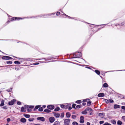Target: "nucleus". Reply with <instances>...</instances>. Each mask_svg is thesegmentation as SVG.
I'll use <instances>...</instances> for the list:
<instances>
[{"mask_svg":"<svg viewBox=\"0 0 125 125\" xmlns=\"http://www.w3.org/2000/svg\"><path fill=\"white\" fill-rule=\"evenodd\" d=\"M70 121V119H65L64 122V125H69Z\"/></svg>","mask_w":125,"mask_h":125,"instance_id":"f257e3e1","label":"nucleus"},{"mask_svg":"<svg viewBox=\"0 0 125 125\" xmlns=\"http://www.w3.org/2000/svg\"><path fill=\"white\" fill-rule=\"evenodd\" d=\"M79 53V55L77 56V55H76V54H74V58H80L82 56V54L81 53L79 52H78Z\"/></svg>","mask_w":125,"mask_h":125,"instance_id":"f03ea898","label":"nucleus"},{"mask_svg":"<svg viewBox=\"0 0 125 125\" xmlns=\"http://www.w3.org/2000/svg\"><path fill=\"white\" fill-rule=\"evenodd\" d=\"M49 120L51 123H52L55 121V118L54 117H52L49 118Z\"/></svg>","mask_w":125,"mask_h":125,"instance_id":"7ed1b4c3","label":"nucleus"},{"mask_svg":"<svg viewBox=\"0 0 125 125\" xmlns=\"http://www.w3.org/2000/svg\"><path fill=\"white\" fill-rule=\"evenodd\" d=\"M15 100L13 99L8 103V104L10 105H12L15 103Z\"/></svg>","mask_w":125,"mask_h":125,"instance_id":"20e7f679","label":"nucleus"},{"mask_svg":"<svg viewBox=\"0 0 125 125\" xmlns=\"http://www.w3.org/2000/svg\"><path fill=\"white\" fill-rule=\"evenodd\" d=\"M37 120L44 121H45V118L43 117H39L37 118Z\"/></svg>","mask_w":125,"mask_h":125,"instance_id":"39448f33","label":"nucleus"},{"mask_svg":"<svg viewBox=\"0 0 125 125\" xmlns=\"http://www.w3.org/2000/svg\"><path fill=\"white\" fill-rule=\"evenodd\" d=\"M47 107L50 110H53L54 108V106L52 105H49L47 106Z\"/></svg>","mask_w":125,"mask_h":125,"instance_id":"423d86ee","label":"nucleus"},{"mask_svg":"<svg viewBox=\"0 0 125 125\" xmlns=\"http://www.w3.org/2000/svg\"><path fill=\"white\" fill-rule=\"evenodd\" d=\"M84 117L83 116H81L80 117V122L82 123H83L84 122Z\"/></svg>","mask_w":125,"mask_h":125,"instance_id":"0eeeda50","label":"nucleus"},{"mask_svg":"<svg viewBox=\"0 0 125 125\" xmlns=\"http://www.w3.org/2000/svg\"><path fill=\"white\" fill-rule=\"evenodd\" d=\"M27 108V107L25 106V107H22L21 108V112H25L26 110V109Z\"/></svg>","mask_w":125,"mask_h":125,"instance_id":"6e6552de","label":"nucleus"},{"mask_svg":"<svg viewBox=\"0 0 125 125\" xmlns=\"http://www.w3.org/2000/svg\"><path fill=\"white\" fill-rule=\"evenodd\" d=\"M54 13H52L51 14H47L46 15H42V16H43L44 17H48L49 16H50L52 14L54 15Z\"/></svg>","mask_w":125,"mask_h":125,"instance_id":"1a4fd4ad","label":"nucleus"},{"mask_svg":"<svg viewBox=\"0 0 125 125\" xmlns=\"http://www.w3.org/2000/svg\"><path fill=\"white\" fill-rule=\"evenodd\" d=\"M52 125H60V122L58 121H56Z\"/></svg>","mask_w":125,"mask_h":125,"instance_id":"9d476101","label":"nucleus"},{"mask_svg":"<svg viewBox=\"0 0 125 125\" xmlns=\"http://www.w3.org/2000/svg\"><path fill=\"white\" fill-rule=\"evenodd\" d=\"M98 95L99 97H103L104 96V94L103 93H100L98 94Z\"/></svg>","mask_w":125,"mask_h":125,"instance_id":"9b49d317","label":"nucleus"},{"mask_svg":"<svg viewBox=\"0 0 125 125\" xmlns=\"http://www.w3.org/2000/svg\"><path fill=\"white\" fill-rule=\"evenodd\" d=\"M41 105H38L36 106L35 107L34 109V111H36L37 109L40 108L41 107Z\"/></svg>","mask_w":125,"mask_h":125,"instance_id":"f8f14e48","label":"nucleus"},{"mask_svg":"<svg viewBox=\"0 0 125 125\" xmlns=\"http://www.w3.org/2000/svg\"><path fill=\"white\" fill-rule=\"evenodd\" d=\"M22 18H19L18 17H13L12 19V20H19L20 19H21Z\"/></svg>","mask_w":125,"mask_h":125,"instance_id":"ddd939ff","label":"nucleus"},{"mask_svg":"<svg viewBox=\"0 0 125 125\" xmlns=\"http://www.w3.org/2000/svg\"><path fill=\"white\" fill-rule=\"evenodd\" d=\"M21 121L23 123H24L26 122V120L24 118H22L21 119Z\"/></svg>","mask_w":125,"mask_h":125,"instance_id":"4468645a","label":"nucleus"},{"mask_svg":"<svg viewBox=\"0 0 125 125\" xmlns=\"http://www.w3.org/2000/svg\"><path fill=\"white\" fill-rule=\"evenodd\" d=\"M54 115L55 117L58 118L59 117L60 114L59 113H55Z\"/></svg>","mask_w":125,"mask_h":125,"instance_id":"2eb2a0df","label":"nucleus"},{"mask_svg":"<svg viewBox=\"0 0 125 125\" xmlns=\"http://www.w3.org/2000/svg\"><path fill=\"white\" fill-rule=\"evenodd\" d=\"M66 115L67 117L69 118L71 116V114L69 112H67L66 114Z\"/></svg>","mask_w":125,"mask_h":125,"instance_id":"dca6fc26","label":"nucleus"},{"mask_svg":"<svg viewBox=\"0 0 125 125\" xmlns=\"http://www.w3.org/2000/svg\"><path fill=\"white\" fill-rule=\"evenodd\" d=\"M44 112H45L47 113H49L51 112V111L47 109H46L44 111Z\"/></svg>","mask_w":125,"mask_h":125,"instance_id":"f3484780","label":"nucleus"},{"mask_svg":"<svg viewBox=\"0 0 125 125\" xmlns=\"http://www.w3.org/2000/svg\"><path fill=\"white\" fill-rule=\"evenodd\" d=\"M120 106L119 105L117 104H115L114 105V108L115 109L119 108Z\"/></svg>","mask_w":125,"mask_h":125,"instance_id":"a211bd4d","label":"nucleus"},{"mask_svg":"<svg viewBox=\"0 0 125 125\" xmlns=\"http://www.w3.org/2000/svg\"><path fill=\"white\" fill-rule=\"evenodd\" d=\"M4 101L3 100H2L1 102V104H0V106H2L4 105Z\"/></svg>","mask_w":125,"mask_h":125,"instance_id":"6ab92c4d","label":"nucleus"},{"mask_svg":"<svg viewBox=\"0 0 125 125\" xmlns=\"http://www.w3.org/2000/svg\"><path fill=\"white\" fill-rule=\"evenodd\" d=\"M122 124V122L120 120H118L117 122V124L118 125H121Z\"/></svg>","mask_w":125,"mask_h":125,"instance_id":"aec40b11","label":"nucleus"},{"mask_svg":"<svg viewBox=\"0 0 125 125\" xmlns=\"http://www.w3.org/2000/svg\"><path fill=\"white\" fill-rule=\"evenodd\" d=\"M81 106H82V105L81 104L77 105L76 106V108H75V109H78L79 108H80V107H81Z\"/></svg>","mask_w":125,"mask_h":125,"instance_id":"412c9836","label":"nucleus"},{"mask_svg":"<svg viewBox=\"0 0 125 125\" xmlns=\"http://www.w3.org/2000/svg\"><path fill=\"white\" fill-rule=\"evenodd\" d=\"M24 116L27 118H29L30 117V115H29L24 114Z\"/></svg>","mask_w":125,"mask_h":125,"instance_id":"4be33fe9","label":"nucleus"},{"mask_svg":"<svg viewBox=\"0 0 125 125\" xmlns=\"http://www.w3.org/2000/svg\"><path fill=\"white\" fill-rule=\"evenodd\" d=\"M72 125H78V123H77L75 121L73 122L72 123Z\"/></svg>","mask_w":125,"mask_h":125,"instance_id":"5701e85b","label":"nucleus"},{"mask_svg":"<svg viewBox=\"0 0 125 125\" xmlns=\"http://www.w3.org/2000/svg\"><path fill=\"white\" fill-rule=\"evenodd\" d=\"M82 114H83L86 115L87 113V111L85 109L84 111H83L82 113Z\"/></svg>","mask_w":125,"mask_h":125,"instance_id":"b1692460","label":"nucleus"},{"mask_svg":"<svg viewBox=\"0 0 125 125\" xmlns=\"http://www.w3.org/2000/svg\"><path fill=\"white\" fill-rule=\"evenodd\" d=\"M108 84L106 83H104L103 85V86L104 87H108Z\"/></svg>","mask_w":125,"mask_h":125,"instance_id":"393cba45","label":"nucleus"},{"mask_svg":"<svg viewBox=\"0 0 125 125\" xmlns=\"http://www.w3.org/2000/svg\"><path fill=\"white\" fill-rule=\"evenodd\" d=\"M2 59L5 60L8 59V56H3L2 57Z\"/></svg>","mask_w":125,"mask_h":125,"instance_id":"a878e982","label":"nucleus"},{"mask_svg":"<svg viewBox=\"0 0 125 125\" xmlns=\"http://www.w3.org/2000/svg\"><path fill=\"white\" fill-rule=\"evenodd\" d=\"M95 72L98 75H99L100 74V71L97 70H95Z\"/></svg>","mask_w":125,"mask_h":125,"instance_id":"bb28decb","label":"nucleus"},{"mask_svg":"<svg viewBox=\"0 0 125 125\" xmlns=\"http://www.w3.org/2000/svg\"><path fill=\"white\" fill-rule=\"evenodd\" d=\"M69 106H71V104H68L67 105H65V107H66V108H65L66 109L68 108V107H69Z\"/></svg>","mask_w":125,"mask_h":125,"instance_id":"cd10ccee","label":"nucleus"},{"mask_svg":"<svg viewBox=\"0 0 125 125\" xmlns=\"http://www.w3.org/2000/svg\"><path fill=\"white\" fill-rule=\"evenodd\" d=\"M14 63L16 64H20L21 63L20 62L17 61H15Z\"/></svg>","mask_w":125,"mask_h":125,"instance_id":"c85d7f7f","label":"nucleus"},{"mask_svg":"<svg viewBox=\"0 0 125 125\" xmlns=\"http://www.w3.org/2000/svg\"><path fill=\"white\" fill-rule=\"evenodd\" d=\"M27 108V110L28 112H30L31 111V109H29L28 108V106H26Z\"/></svg>","mask_w":125,"mask_h":125,"instance_id":"c756f323","label":"nucleus"},{"mask_svg":"<svg viewBox=\"0 0 125 125\" xmlns=\"http://www.w3.org/2000/svg\"><path fill=\"white\" fill-rule=\"evenodd\" d=\"M60 110V108L59 107L56 108L54 110V111H58Z\"/></svg>","mask_w":125,"mask_h":125,"instance_id":"7c9ffc66","label":"nucleus"},{"mask_svg":"<svg viewBox=\"0 0 125 125\" xmlns=\"http://www.w3.org/2000/svg\"><path fill=\"white\" fill-rule=\"evenodd\" d=\"M30 59V58H28L26 59H25L24 60V61H30L31 59Z\"/></svg>","mask_w":125,"mask_h":125,"instance_id":"2f4dec72","label":"nucleus"},{"mask_svg":"<svg viewBox=\"0 0 125 125\" xmlns=\"http://www.w3.org/2000/svg\"><path fill=\"white\" fill-rule=\"evenodd\" d=\"M61 107L62 108H66V107H65V105L63 104L61 105Z\"/></svg>","mask_w":125,"mask_h":125,"instance_id":"473e14b6","label":"nucleus"},{"mask_svg":"<svg viewBox=\"0 0 125 125\" xmlns=\"http://www.w3.org/2000/svg\"><path fill=\"white\" fill-rule=\"evenodd\" d=\"M43 108L42 107H41L39 108L38 110L40 111H43Z\"/></svg>","mask_w":125,"mask_h":125,"instance_id":"72a5a7b5","label":"nucleus"},{"mask_svg":"<svg viewBox=\"0 0 125 125\" xmlns=\"http://www.w3.org/2000/svg\"><path fill=\"white\" fill-rule=\"evenodd\" d=\"M91 103V101H89V102H87V105L88 106H90Z\"/></svg>","mask_w":125,"mask_h":125,"instance_id":"f704fd0d","label":"nucleus"},{"mask_svg":"<svg viewBox=\"0 0 125 125\" xmlns=\"http://www.w3.org/2000/svg\"><path fill=\"white\" fill-rule=\"evenodd\" d=\"M86 111H92V109L91 108H87L86 109Z\"/></svg>","mask_w":125,"mask_h":125,"instance_id":"c9c22d12","label":"nucleus"},{"mask_svg":"<svg viewBox=\"0 0 125 125\" xmlns=\"http://www.w3.org/2000/svg\"><path fill=\"white\" fill-rule=\"evenodd\" d=\"M81 100H78L76 101V103L77 104H80L81 103Z\"/></svg>","mask_w":125,"mask_h":125,"instance_id":"e433bc0d","label":"nucleus"},{"mask_svg":"<svg viewBox=\"0 0 125 125\" xmlns=\"http://www.w3.org/2000/svg\"><path fill=\"white\" fill-rule=\"evenodd\" d=\"M72 118L73 119H75L76 117V116L75 115H72Z\"/></svg>","mask_w":125,"mask_h":125,"instance_id":"4c0bfd02","label":"nucleus"},{"mask_svg":"<svg viewBox=\"0 0 125 125\" xmlns=\"http://www.w3.org/2000/svg\"><path fill=\"white\" fill-rule=\"evenodd\" d=\"M103 125H112L108 123L107 122H106Z\"/></svg>","mask_w":125,"mask_h":125,"instance_id":"58836bf2","label":"nucleus"},{"mask_svg":"<svg viewBox=\"0 0 125 125\" xmlns=\"http://www.w3.org/2000/svg\"><path fill=\"white\" fill-rule=\"evenodd\" d=\"M34 120L33 118H30L28 120L29 121L31 122L32 121Z\"/></svg>","mask_w":125,"mask_h":125,"instance_id":"ea45409f","label":"nucleus"},{"mask_svg":"<svg viewBox=\"0 0 125 125\" xmlns=\"http://www.w3.org/2000/svg\"><path fill=\"white\" fill-rule=\"evenodd\" d=\"M64 113H62L61 114L60 116L62 118H63L64 116Z\"/></svg>","mask_w":125,"mask_h":125,"instance_id":"a19ab883","label":"nucleus"},{"mask_svg":"<svg viewBox=\"0 0 125 125\" xmlns=\"http://www.w3.org/2000/svg\"><path fill=\"white\" fill-rule=\"evenodd\" d=\"M76 106V104H73L72 105V107L73 108H76V107H75Z\"/></svg>","mask_w":125,"mask_h":125,"instance_id":"79ce46f5","label":"nucleus"},{"mask_svg":"<svg viewBox=\"0 0 125 125\" xmlns=\"http://www.w3.org/2000/svg\"><path fill=\"white\" fill-rule=\"evenodd\" d=\"M112 122L114 124H115L116 123V121L114 120L112 121Z\"/></svg>","mask_w":125,"mask_h":125,"instance_id":"37998d69","label":"nucleus"},{"mask_svg":"<svg viewBox=\"0 0 125 125\" xmlns=\"http://www.w3.org/2000/svg\"><path fill=\"white\" fill-rule=\"evenodd\" d=\"M109 102L111 103H113L114 102V101L112 99H109Z\"/></svg>","mask_w":125,"mask_h":125,"instance_id":"c03bdc74","label":"nucleus"},{"mask_svg":"<svg viewBox=\"0 0 125 125\" xmlns=\"http://www.w3.org/2000/svg\"><path fill=\"white\" fill-rule=\"evenodd\" d=\"M104 114V113H100L99 114V115L100 116H102Z\"/></svg>","mask_w":125,"mask_h":125,"instance_id":"a18cd8bd","label":"nucleus"},{"mask_svg":"<svg viewBox=\"0 0 125 125\" xmlns=\"http://www.w3.org/2000/svg\"><path fill=\"white\" fill-rule=\"evenodd\" d=\"M17 104L18 105H20L21 104V102H20V101H18L17 102Z\"/></svg>","mask_w":125,"mask_h":125,"instance_id":"49530a36","label":"nucleus"},{"mask_svg":"<svg viewBox=\"0 0 125 125\" xmlns=\"http://www.w3.org/2000/svg\"><path fill=\"white\" fill-rule=\"evenodd\" d=\"M122 118L124 121H125V116H122Z\"/></svg>","mask_w":125,"mask_h":125,"instance_id":"de8ad7c7","label":"nucleus"},{"mask_svg":"<svg viewBox=\"0 0 125 125\" xmlns=\"http://www.w3.org/2000/svg\"><path fill=\"white\" fill-rule=\"evenodd\" d=\"M121 108L122 109L125 110V106H122L121 107Z\"/></svg>","mask_w":125,"mask_h":125,"instance_id":"09e8293b","label":"nucleus"},{"mask_svg":"<svg viewBox=\"0 0 125 125\" xmlns=\"http://www.w3.org/2000/svg\"><path fill=\"white\" fill-rule=\"evenodd\" d=\"M39 64V63L36 62V63H33V64H32V65H38V64Z\"/></svg>","mask_w":125,"mask_h":125,"instance_id":"8fccbe9b","label":"nucleus"},{"mask_svg":"<svg viewBox=\"0 0 125 125\" xmlns=\"http://www.w3.org/2000/svg\"><path fill=\"white\" fill-rule=\"evenodd\" d=\"M104 122L103 121H101L99 123L100 124H102L103 123H104Z\"/></svg>","mask_w":125,"mask_h":125,"instance_id":"3c124183","label":"nucleus"},{"mask_svg":"<svg viewBox=\"0 0 125 125\" xmlns=\"http://www.w3.org/2000/svg\"><path fill=\"white\" fill-rule=\"evenodd\" d=\"M34 106L32 105H30L29 106V108H34Z\"/></svg>","mask_w":125,"mask_h":125,"instance_id":"603ef678","label":"nucleus"},{"mask_svg":"<svg viewBox=\"0 0 125 125\" xmlns=\"http://www.w3.org/2000/svg\"><path fill=\"white\" fill-rule=\"evenodd\" d=\"M69 110H70L72 109V107L71 106H69V107H68V108Z\"/></svg>","mask_w":125,"mask_h":125,"instance_id":"864d4df0","label":"nucleus"},{"mask_svg":"<svg viewBox=\"0 0 125 125\" xmlns=\"http://www.w3.org/2000/svg\"><path fill=\"white\" fill-rule=\"evenodd\" d=\"M60 13L59 12H57L56 14V15H57V16H58L59 15H60Z\"/></svg>","mask_w":125,"mask_h":125,"instance_id":"5fc2aeb1","label":"nucleus"},{"mask_svg":"<svg viewBox=\"0 0 125 125\" xmlns=\"http://www.w3.org/2000/svg\"><path fill=\"white\" fill-rule=\"evenodd\" d=\"M64 15V16H67V17H69V18H72L71 17H70V16H68V15H66V14H63V15Z\"/></svg>","mask_w":125,"mask_h":125,"instance_id":"6e6d98bb","label":"nucleus"},{"mask_svg":"<svg viewBox=\"0 0 125 125\" xmlns=\"http://www.w3.org/2000/svg\"><path fill=\"white\" fill-rule=\"evenodd\" d=\"M12 63V62L8 61V64H11Z\"/></svg>","mask_w":125,"mask_h":125,"instance_id":"4d7b16f0","label":"nucleus"},{"mask_svg":"<svg viewBox=\"0 0 125 125\" xmlns=\"http://www.w3.org/2000/svg\"><path fill=\"white\" fill-rule=\"evenodd\" d=\"M82 104L83 106H84L86 104V103H82Z\"/></svg>","mask_w":125,"mask_h":125,"instance_id":"13d9d810","label":"nucleus"},{"mask_svg":"<svg viewBox=\"0 0 125 125\" xmlns=\"http://www.w3.org/2000/svg\"><path fill=\"white\" fill-rule=\"evenodd\" d=\"M12 88H11L10 89H9V90H8V92H10L12 90Z\"/></svg>","mask_w":125,"mask_h":125,"instance_id":"bf43d9fd","label":"nucleus"},{"mask_svg":"<svg viewBox=\"0 0 125 125\" xmlns=\"http://www.w3.org/2000/svg\"><path fill=\"white\" fill-rule=\"evenodd\" d=\"M3 108L4 109H7V107L6 106H4L3 107Z\"/></svg>","mask_w":125,"mask_h":125,"instance_id":"052dcab7","label":"nucleus"},{"mask_svg":"<svg viewBox=\"0 0 125 125\" xmlns=\"http://www.w3.org/2000/svg\"><path fill=\"white\" fill-rule=\"evenodd\" d=\"M19 69L17 67L15 68V69L16 71H17L19 70Z\"/></svg>","mask_w":125,"mask_h":125,"instance_id":"680f3d73","label":"nucleus"},{"mask_svg":"<svg viewBox=\"0 0 125 125\" xmlns=\"http://www.w3.org/2000/svg\"><path fill=\"white\" fill-rule=\"evenodd\" d=\"M125 24V22H122L121 23V25L122 26L123 25Z\"/></svg>","mask_w":125,"mask_h":125,"instance_id":"e2e57ef3","label":"nucleus"},{"mask_svg":"<svg viewBox=\"0 0 125 125\" xmlns=\"http://www.w3.org/2000/svg\"><path fill=\"white\" fill-rule=\"evenodd\" d=\"M90 123L89 122H87V125H90Z\"/></svg>","mask_w":125,"mask_h":125,"instance_id":"0e129e2a","label":"nucleus"},{"mask_svg":"<svg viewBox=\"0 0 125 125\" xmlns=\"http://www.w3.org/2000/svg\"><path fill=\"white\" fill-rule=\"evenodd\" d=\"M12 58H11V57H10L8 56V60Z\"/></svg>","mask_w":125,"mask_h":125,"instance_id":"69168bd1","label":"nucleus"},{"mask_svg":"<svg viewBox=\"0 0 125 125\" xmlns=\"http://www.w3.org/2000/svg\"><path fill=\"white\" fill-rule=\"evenodd\" d=\"M46 107V105H43L42 106V107L43 108H45Z\"/></svg>","mask_w":125,"mask_h":125,"instance_id":"338daca9","label":"nucleus"},{"mask_svg":"<svg viewBox=\"0 0 125 125\" xmlns=\"http://www.w3.org/2000/svg\"><path fill=\"white\" fill-rule=\"evenodd\" d=\"M87 100V99H84L83 100V102H86V100Z\"/></svg>","mask_w":125,"mask_h":125,"instance_id":"774afa93","label":"nucleus"}]
</instances>
